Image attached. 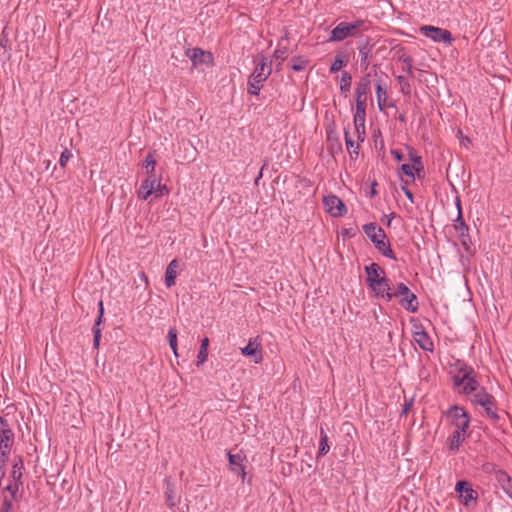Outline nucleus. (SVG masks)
I'll list each match as a JSON object with an SVG mask.
<instances>
[{"label":"nucleus","instance_id":"nucleus-42","mask_svg":"<svg viewBox=\"0 0 512 512\" xmlns=\"http://www.w3.org/2000/svg\"><path fill=\"white\" fill-rule=\"evenodd\" d=\"M356 96V108H366L367 107V94L355 93Z\"/></svg>","mask_w":512,"mask_h":512},{"label":"nucleus","instance_id":"nucleus-5","mask_svg":"<svg viewBox=\"0 0 512 512\" xmlns=\"http://www.w3.org/2000/svg\"><path fill=\"white\" fill-rule=\"evenodd\" d=\"M447 417L451 420L455 429L466 431L470 424V418L467 412L459 406H453L447 411Z\"/></svg>","mask_w":512,"mask_h":512},{"label":"nucleus","instance_id":"nucleus-51","mask_svg":"<svg viewBox=\"0 0 512 512\" xmlns=\"http://www.w3.org/2000/svg\"><path fill=\"white\" fill-rule=\"evenodd\" d=\"M402 189H403V192H404V194L406 195V197H407L411 202H413V194H412V192H411L409 189L405 188V187H403Z\"/></svg>","mask_w":512,"mask_h":512},{"label":"nucleus","instance_id":"nucleus-9","mask_svg":"<svg viewBox=\"0 0 512 512\" xmlns=\"http://www.w3.org/2000/svg\"><path fill=\"white\" fill-rule=\"evenodd\" d=\"M241 353L246 357H251L255 364L261 363L263 359L262 347L261 343L258 341V338L250 339L248 344L241 348Z\"/></svg>","mask_w":512,"mask_h":512},{"label":"nucleus","instance_id":"nucleus-1","mask_svg":"<svg viewBox=\"0 0 512 512\" xmlns=\"http://www.w3.org/2000/svg\"><path fill=\"white\" fill-rule=\"evenodd\" d=\"M365 272L367 274V284L376 296L391 301V286L390 281L385 276V271L377 263H372L365 267Z\"/></svg>","mask_w":512,"mask_h":512},{"label":"nucleus","instance_id":"nucleus-35","mask_svg":"<svg viewBox=\"0 0 512 512\" xmlns=\"http://www.w3.org/2000/svg\"><path fill=\"white\" fill-rule=\"evenodd\" d=\"M168 340L170 348L172 349L174 355L177 357V331L175 328H170L168 331Z\"/></svg>","mask_w":512,"mask_h":512},{"label":"nucleus","instance_id":"nucleus-21","mask_svg":"<svg viewBox=\"0 0 512 512\" xmlns=\"http://www.w3.org/2000/svg\"><path fill=\"white\" fill-rule=\"evenodd\" d=\"M344 139H345L346 148H347L348 153L350 154V157L352 159H356L359 155V148H360L359 143H356L355 141H353L351 139L349 132L347 130H345Z\"/></svg>","mask_w":512,"mask_h":512},{"label":"nucleus","instance_id":"nucleus-24","mask_svg":"<svg viewBox=\"0 0 512 512\" xmlns=\"http://www.w3.org/2000/svg\"><path fill=\"white\" fill-rule=\"evenodd\" d=\"M208 346H209V339L205 337L200 346V350L197 356V366L202 365L208 357Z\"/></svg>","mask_w":512,"mask_h":512},{"label":"nucleus","instance_id":"nucleus-3","mask_svg":"<svg viewBox=\"0 0 512 512\" xmlns=\"http://www.w3.org/2000/svg\"><path fill=\"white\" fill-rule=\"evenodd\" d=\"M454 384L466 395L479 390V382L476 379V373L473 368L467 365L460 367L458 373L454 376Z\"/></svg>","mask_w":512,"mask_h":512},{"label":"nucleus","instance_id":"nucleus-31","mask_svg":"<svg viewBox=\"0 0 512 512\" xmlns=\"http://www.w3.org/2000/svg\"><path fill=\"white\" fill-rule=\"evenodd\" d=\"M308 65V60L302 56H295L291 59V67L294 71H302Z\"/></svg>","mask_w":512,"mask_h":512},{"label":"nucleus","instance_id":"nucleus-29","mask_svg":"<svg viewBox=\"0 0 512 512\" xmlns=\"http://www.w3.org/2000/svg\"><path fill=\"white\" fill-rule=\"evenodd\" d=\"M263 82L264 81H260V79L251 75L248 81V93L251 95H258Z\"/></svg>","mask_w":512,"mask_h":512},{"label":"nucleus","instance_id":"nucleus-10","mask_svg":"<svg viewBox=\"0 0 512 512\" xmlns=\"http://www.w3.org/2000/svg\"><path fill=\"white\" fill-rule=\"evenodd\" d=\"M255 64L252 76L260 79V81H265L272 72L271 63H268L266 57L260 55L255 59Z\"/></svg>","mask_w":512,"mask_h":512},{"label":"nucleus","instance_id":"nucleus-14","mask_svg":"<svg viewBox=\"0 0 512 512\" xmlns=\"http://www.w3.org/2000/svg\"><path fill=\"white\" fill-rule=\"evenodd\" d=\"M228 455V461L231 466V470L235 473H238L241 475L242 479L245 478V470L243 466V461L245 459V456L242 453L232 454L230 452L227 453Z\"/></svg>","mask_w":512,"mask_h":512},{"label":"nucleus","instance_id":"nucleus-15","mask_svg":"<svg viewBox=\"0 0 512 512\" xmlns=\"http://www.w3.org/2000/svg\"><path fill=\"white\" fill-rule=\"evenodd\" d=\"M414 340L425 351H433L434 345L430 336L423 329L414 332Z\"/></svg>","mask_w":512,"mask_h":512},{"label":"nucleus","instance_id":"nucleus-25","mask_svg":"<svg viewBox=\"0 0 512 512\" xmlns=\"http://www.w3.org/2000/svg\"><path fill=\"white\" fill-rule=\"evenodd\" d=\"M495 477L503 490L508 489L512 485L511 477L503 470H498Z\"/></svg>","mask_w":512,"mask_h":512},{"label":"nucleus","instance_id":"nucleus-41","mask_svg":"<svg viewBox=\"0 0 512 512\" xmlns=\"http://www.w3.org/2000/svg\"><path fill=\"white\" fill-rule=\"evenodd\" d=\"M397 80H398V82H399V84L401 86L402 93H404L406 95L410 94V85H409L406 77H404L402 75H399L397 77Z\"/></svg>","mask_w":512,"mask_h":512},{"label":"nucleus","instance_id":"nucleus-11","mask_svg":"<svg viewBox=\"0 0 512 512\" xmlns=\"http://www.w3.org/2000/svg\"><path fill=\"white\" fill-rule=\"evenodd\" d=\"M0 449L11 451L14 443V433L7 427V422L3 417H0Z\"/></svg>","mask_w":512,"mask_h":512},{"label":"nucleus","instance_id":"nucleus-32","mask_svg":"<svg viewBox=\"0 0 512 512\" xmlns=\"http://www.w3.org/2000/svg\"><path fill=\"white\" fill-rule=\"evenodd\" d=\"M366 108H356L354 114V126L363 128L365 126Z\"/></svg>","mask_w":512,"mask_h":512},{"label":"nucleus","instance_id":"nucleus-12","mask_svg":"<svg viewBox=\"0 0 512 512\" xmlns=\"http://www.w3.org/2000/svg\"><path fill=\"white\" fill-rule=\"evenodd\" d=\"M157 184V177L156 175H149L143 182L141 183L137 194L138 197L142 200H147L149 196H151L154 193V189Z\"/></svg>","mask_w":512,"mask_h":512},{"label":"nucleus","instance_id":"nucleus-2","mask_svg":"<svg viewBox=\"0 0 512 512\" xmlns=\"http://www.w3.org/2000/svg\"><path fill=\"white\" fill-rule=\"evenodd\" d=\"M368 29L367 22L358 19L352 23L340 22L330 33V42H340L347 38L358 36L361 31Z\"/></svg>","mask_w":512,"mask_h":512},{"label":"nucleus","instance_id":"nucleus-18","mask_svg":"<svg viewBox=\"0 0 512 512\" xmlns=\"http://www.w3.org/2000/svg\"><path fill=\"white\" fill-rule=\"evenodd\" d=\"M166 503L169 507H175L180 502V497L177 495L174 485L170 480H166Z\"/></svg>","mask_w":512,"mask_h":512},{"label":"nucleus","instance_id":"nucleus-54","mask_svg":"<svg viewBox=\"0 0 512 512\" xmlns=\"http://www.w3.org/2000/svg\"><path fill=\"white\" fill-rule=\"evenodd\" d=\"M461 225H462V226H464V225H465L463 221H461L460 223H458V225H455V228H458V226H461Z\"/></svg>","mask_w":512,"mask_h":512},{"label":"nucleus","instance_id":"nucleus-27","mask_svg":"<svg viewBox=\"0 0 512 512\" xmlns=\"http://www.w3.org/2000/svg\"><path fill=\"white\" fill-rule=\"evenodd\" d=\"M24 468L23 461L20 457L14 459L12 466L11 477L15 481H19L22 477V470Z\"/></svg>","mask_w":512,"mask_h":512},{"label":"nucleus","instance_id":"nucleus-23","mask_svg":"<svg viewBox=\"0 0 512 512\" xmlns=\"http://www.w3.org/2000/svg\"><path fill=\"white\" fill-rule=\"evenodd\" d=\"M103 313H104V309H103V303L102 301L99 302V316L96 320V323H95V326L93 328V332H94V347L97 348L99 346V342H100V337H101V330L99 328V325L101 323V320H102V316H103Z\"/></svg>","mask_w":512,"mask_h":512},{"label":"nucleus","instance_id":"nucleus-53","mask_svg":"<svg viewBox=\"0 0 512 512\" xmlns=\"http://www.w3.org/2000/svg\"><path fill=\"white\" fill-rule=\"evenodd\" d=\"M461 225H462V226H464V225H465L463 221H461L460 223H458V225H455V228H458V226H461Z\"/></svg>","mask_w":512,"mask_h":512},{"label":"nucleus","instance_id":"nucleus-37","mask_svg":"<svg viewBox=\"0 0 512 512\" xmlns=\"http://www.w3.org/2000/svg\"><path fill=\"white\" fill-rule=\"evenodd\" d=\"M347 65V60L337 56L330 67V73H336Z\"/></svg>","mask_w":512,"mask_h":512},{"label":"nucleus","instance_id":"nucleus-40","mask_svg":"<svg viewBox=\"0 0 512 512\" xmlns=\"http://www.w3.org/2000/svg\"><path fill=\"white\" fill-rule=\"evenodd\" d=\"M399 60L405 64V67L403 68V70L406 71L409 75H412V66H413L412 57L409 55H402L399 57Z\"/></svg>","mask_w":512,"mask_h":512},{"label":"nucleus","instance_id":"nucleus-16","mask_svg":"<svg viewBox=\"0 0 512 512\" xmlns=\"http://www.w3.org/2000/svg\"><path fill=\"white\" fill-rule=\"evenodd\" d=\"M179 267V262L177 259H173L167 266L165 271V284L168 288L172 287L175 284V279L177 277V270Z\"/></svg>","mask_w":512,"mask_h":512},{"label":"nucleus","instance_id":"nucleus-26","mask_svg":"<svg viewBox=\"0 0 512 512\" xmlns=\"http://www.w3.org/2000/svg\"><path fill=\"white\" fill-rule=\"evenodd\" d=\"M370 75L367 74L366 76L362 77L360 81L357 84L355 93H361V94H369L371 89V82L369 79Z\"/></svg>","mask_w":512,"mask_h":512},{"label":"nucleus","instance_id":"nucleus-50","mask_svg":"<svg viewBox=\"0 0 512 512\" xmlns=\"http://www.w3.org/2000/svg\"><path fill=\"white\" fill-rule=\"evenodd\" d=\"M391 154L397 161H401L404 158L403 154L395 149L391 150Z\"/></svg>","mask_w":512,"mask_h":512},{"label":"nucleus","instance_id":"nucleus-6","mask_svg":"<svg viewBox=\"0 0 512 512\" xmlns=\"http://www.w3.org/2000/svg\"><path fill=\"white\" fill-rule=\"evenodd\" d=\"M421 33L434 42L451 44L453 38L450 31L435 26L425 25L420 28Z\"/></svg>","mask_w":512,"mask_h":512},{"label":"nucleus","instance_id":"nucleus-47","mask_svg":"<svg viewBox=\"0 0 512 512\" xmlns=\"http://www.w3.org/2000/svg\"><path fill=\"white\" fill-rule=\"evenodd\" d=\"M12 508H13L12 500L5 497L3 500V503H2L1 512H13Z\"/></svg>","mask_w":512,"mask_h":512},{"label":"nucleus","instance_id":"nucleus-19","mask_svg":"<svg viewBox=\"0 0 512 512\" xmlns=\"http://www.w3.org/2000/svg\"><path fill=\"white\" fill-rule=\"evenodd\" d=\"M466 431H460L455 429L452 435L448 438L449 449L456 451L459 449L461 443L465 440Z\"/></svg>","mask_w":512,"mask_h":512},{"label":"nucleus","instance_id":"nucleus-55","mask_svg":"<svg viewBox=\"0 0 512 512\" xmlns=\"http://www.w3.org/2000/svg\"><path fill=\"white\" fill-rule=\"evenodd\" d=\"M461 225H462V226H464V225H465L463 221H461L460 223H458V225H455V228H458V226H461Z\"/></svg>","mask_w":512,"mask_h":512},{"label":"nucleus","instance_id":"nucleus-20","mask_svg":"<svg viewBox=\"0 0 512 512\" xmlns=\"http://www.w3.org/2000/svg\"><path fill=\"white\" fill-rule=\"evenodd\" d=\"M491 396L482 388L473 393L471 401L480 406H486L491 404Z\"/></svg>","mask_w":512,"mask_h":512},{"label":"nucleus","instance_id":"nucleus-48","mask_svg":"<svg viewBox=\"0 0 512 512\" xmlns=\"http://www.w3.org/2000/svg\"><path fill=\"white\" fill-rule=\"evenodd\" d=\"M355 132L357 134L358 141L363 142L365 139V135H366L365 126H363V128L355 126Z\"/></svg>","mask_w":512,"mask_h":512},{"label":"nucleus","instance_id":"nucleus-8","mask_svg":"<svg viewBox=\"0 0 512 512\" xmlns=\"http://www.w3.org/2000/svg\"><path fill=\"white\" fill-rule=\"evenodd\" d=\"M455 490L459 493V496L465 506H468L471 502H475L477 500V492L467 481L461 480L457 482Z\"/></svg>","mask_w":512,"mask_h":512},{"label":"nucleus","instance_id":"nucleus-22","mask_svg":"<svg viewBox=\"0 0 512 512\" xmlns=\"http://www.w3.org/2000/svg\"><path fill=\"white\" fill-rule=\"evenodd\" d=\"M376 98L378 102V107L382 111L387 101V88L386 85H383L381 83V81H378L376 84Z\"/></svg>","mask_w":512,"mask_h":512},{"label":"nucleus","instance_id":"nucleus-52","mask_svg":"<svg viewBox=\"0 0 512 512\" xmlns=\"http://www.w3.org/2000/svg\"><path fill=\"white\" fill-rule=\"evenodd\" d=\"M376 185H377V183H376V182H374V183L372 184V189H371V192H370V196H371V197L375 196V195H376V193H377V191H376V189H375Z\"/></svg>","mask_w":512,"mask_h":512},{"label":"nucleus","instance_id":"nucleus-28","mask_svg":"<svg viewBox=\"0 0 512 512\" xmlns=\"http://www.w3.org/2000/svg\"><path fill=\"white\" fill-rule=\"evenodd\" d=\"M330 447L328 444V437L327 434L324 432L323 428L320 429V443H319V450H318V457L324 456L328 453Z\"/></svg>","mask_w":512,"mask_h":512},{"label":"nucleus","instance_id":"nucleus-34","mask_svg":"<svg viewBox=\"0 0 512 512\" xmlns=\"http://www.w3.org/2000/svg\"><path fill=\"white\" fill-rule=\"evenodd\" d=\"M351 82V75L347 71L342 72L340 90L342 92H349L351 88Z\"/></svg>","mask_w":512,"mask_h":512},{"label":"nucleus","instance_id":"nucleus-17","mask_svg":"<svg viewBox=\"0 0 512 512\" xmlns=\"http://www.w3.org/2000/svg\"><path fill=\"white\" fill-rule=\"evenodd\" d=\"M400 304L405 310H407L409 312L415 313L418 310L417 297L411 291L408 292V294L402 296V298L400 300Z\"/></svg>","mask_w":512,"mask_h":512},{"label":"nucleus","instance_id":"nucleus-13","mask_svg":"<svg viewBox=\"0 0 512 512\" xmlns=\"http://www.w3.org/2000/svg\"><path fill=\"white\" fill-rule=\"evenodd\" d=\"M187 56L193 62V65L196 66L202 63H211L212 55L209 52H205L200 48L188 49L186 52Z\"/></svg>","mask_w":512,"mask_h":512},{"label":"nucleus","instance_id":"nucleus-36","mask_svg":"<svg viewBox=\"0 0 512 512\" xmlns=\"http://www.w3.org/2000/svg\"><path fill=\"white\" fill-rule=\"evenodd\" d=\"M408 292H410V289L408 288V286L404 283H399L396 286L394 292H392L390 290L391 300L395 297H400V296L402 297V296L408 294Z\"/></svg>","mask_w":512,"mask_h":512},{"label":"nucleus","instance_id":"nucleus-46","mask_svg":"<svg viewBox=\"0 0 512 512\" xmlns=\"http://www.w3.org/2000/svg\"><path fill=\"white\" fill-rule=\"evenodd\" d=\"M414 167L412 165H409V164H403L401 166V171L408 177L414 179Z\"/></svg>","mask_w":512,"mask_h":512},{"label":"nucleus","instance_id":"nucleus-38","mask_svg":"<svg viewBox=\"0 0 512 512\" xmlns=\"http://www.w3.org/2000/svg\"><path fill=\"white\" fill-rule=\"evenodd\" d=\"M409 156L411 161L413 162L412 166L414 167L415 172L419 173L421 170H423L421 157L416 155L412 149L410 150Z\"/></svg>","mask_w":512,"mask_h":512},{"label":"nucleus","instance_id":"nucleus-7","mask_svg":"<svg viewBox=\"0 0 512 512\" xmlns=\"http://www.w3.org/2000/svg\"><path fill=\"white\" fill-rule=\"evenodd\" d=\"M323 204L327 212L334 217L343 216L347 212V208L343 201L335 195H329L324 197Z\"/></svg>","mask_w":512,"mask_h":512},{"label":"nucleus","instance_id":"nucleus-33","mask_svg":"<svg viewBox=\"0 0 512 512\" xmlns=\"http://www.w3.org/2000/svg\"><path fill=\"white\" fill-rule=\"evenodd\" d=\"M289 55L288 48L286 46H282L281 43L278 44V48L273 53V58L275 60H279V66L281 62L284 61Z\"/></svg>","mask_w":512,"mask_h":512},{"label":"nucleus","instance_id":"nucleus-45","mask_svg":"<svg viewBox=\"0 0 512 512\" xmlns=\"http://www.w3.org/2000/svg\"><path fill=\"white\" fill-rule=\"evenodd\" d=\"M10 451L0 449V469H5L6 462L8 461Z\"/></svg>","mask_w":512,"mask_h":512},{"label":"nucleus","instance_id":"nucleus-30","mask_svg":"<svg viewBox=\"0 0 512 512\" xmlns=\"http://www.w3.org/2000/svg\"><path fill=\"white\" fill-rule=\"evenodd\" d=\"M143 167L146 170V174L155 175L156 160L152 153H149L143 161Z\"/></svg>","mask_w":512,"mask_h":512},{"label":"nucleus","instance_id":"nucleus-44","mask_svg":"<svg viewBox=\"0 0 512 512\" xmlns=\"http://www.w3.org/2000/svg\"><path fill=\"white\" fill-rule=\"evenodd\" d=\"M167 192H168V190H167L166 185H162L160 183V180L157 178V184H156V187L154 189L155 196L156 197H161V196H163Z\"/></svg>","mask_w":512,"mask_h":512},{"label":"nucleus","instance_id":"nucleus-39","mask_svg":"<svg viewBox=\"0 0 512 512\" xmlns=\"http://www.w3.org/2000/svg\"><path fill=\"white\" fill-rule=\"evenodd\" d=\"M482 407L485 409V412L488 417H490L491 419H498V415L495 408V399L493 396H491V404Z\"/></svg>","mask_w":512,"mask_h":512},{"label":"nucleus","instance_id":"nucleus-43","mask_svg":"<svg viewBox=\"0 0 512 512\" xmlns=\"http://www.w3.org/2000/svg\"><path fill=\"white\" fill-rule=\"evenodd\" d=\"M72 153L67 148L61 153L59 164L62 168H64L67 162L71 159Z\"/></svg>","mask_w":512,"mask_h":512},{"label":"nucleus","instance_id":"nucleus-49","mask_svg":"<svg viewBox=\"0 0 512 512\" xmlns=\"http://www.w3.org/2000/svg\"><path fill=\"white\" fill-rule=\"evenodd\" d=\"M5 490H7V491H9V492H10V494H11V498H10V499L12 500V499H14V498H15V495H16V493H17V491H18V485H17V484H14V485H11V484H10V485H8V486L5 488Z\"/></svg>","mask_w":512,"mask_h":512},{"label":"nucleus","instance_id":"nucleus-4","mask_svg":"<svg viewBox=\"0 0 512 512\" xmlns=\"http://www.w3.org/2000/svg\"><path fill=\"white\" fill-rule=\"evenodd\" d=\"M365 234L374 243L375 247L386 257L396 259L390 244L385 241L386 234L382 228L377 227L374 223L365 224L363 226Z\"/></svg>","mask_w":512,"mask_h":512}]
</instances>
